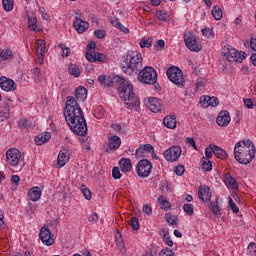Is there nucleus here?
<instances>
[{
	"instance_id": "obj_1",
	"label": "nucleus",
	"mask_w": 256,
	"mask_h": 256,
	"mask_svg": "<svg viewBox=\"0 0 256 256\" xmlns=\"http://www.w3.org/2000/svg\"><path fill=\"white\" fill-rule=\"evenodd\" d=\"M256 148L251 140H242L234 147V157L241 165H249L255 159Z\"/></svg>"
},
{
	"instance_id": "obj_2",
	"label": "nucleus",
	"mask_w": 256,
	"mask_h": 256,
	"mask_svg": "<svg viewBox=\"0 0 256 256\" xmlns=\"http://www.w3.org/2000/svg\"><path fill=\"white\" fill-rule=\"evenodd\" d=\"M120 67L126 75H137L143 69V56L137 51H130L122 57Z\"/></svg>"
},
{
	"instance_id": "obj_3",
	"label": "nucleus",
	"mask_w": 256,
	"mask_h": 256,
	"mask_svg": "<svg viewBox=\"0 0 256 256\" xmlns=\"http://www.w3.org/2000/svg\"><path fill=\"white\" fill-rule=\"evenodd\" d=\"M67 125L70 127L71 131L80 137H85L87 134V121L83 115V110L80 113L71 114L70 116H64Z\"/></svg>"
},
{
	"instance_id": "obj_4",
	"label": "nucleus",
	"mask_w": 256,
	"mask_h": 256,
	"mask_svg": "<svg viewBox=\"0 0 256 256\" xmlns=\"http://www.w3.org/2000/svg\"><path fill=\"white\" fill-rule=\"evenodd\" d=\"M118 93L121 100L127 105L128 109H135L139 107L140 101L139 97L133 91V84L127 82L126 85H122L118 88Z\"/></svg>"
},
{
	"instance_id": "obj_5",
	"label": "nucleus",
	"mask_w": 256,
	"mask_h": 256,
	"mask_svg": "<svg viewBox=\"0 0 256 256\" xmlns=\"http://www.w3.org/2000/svg\"><path fill=\"white\" fill-rule=\"evenodd\" d=\"M222 55L230 63H243V59H245V52H239V50L231 46H225L222 49Z\"/></svg>"
},
{
	"instance_id": "obj_6",
	"label": "nucleus",
	"mask_w": 256,
	"mask_h": 256,
	"mask_svg": "<svg viewBox=\"0 0 256 256\" xmlns=\"http://www.w3.org/2000/svg\"><path fill=\"white\" fill-rule=\"evenodd\" d=\"M167 77L171 83L177 85V87H185V76L183 75V71L177 67L172 66L167 69Z\"/></svg>"
},
{
	"instance_id": "obj_7",
	"label": "nucleus",
	"mask_w": 256,
	"mask_h": 256,
	"mask_svg": "<svg viewBox=\"0 0 256 256\" xmlns=\"http://www.w3.org/2000/svg\"><path fill=\"white\" fill-rule=\"evenodd\" d=\"M138 81L146 85H155L157 83V71L151 66H146L139 72Z\"/></svg>"
},
{
	"instance_id": "obj_8",
	"label": "nucleus",
	"mask_w": 256,
	"mask_h": 256,
	"mask_svg": "<svg viewBox=\"0 0 256 256\" xmlns=\"http://www.w3.org/2000/svg\"><path fill=\"white\" fill-rule=\"evenodd\" d=\"M97 79L98 83H100V85H103L104 87H113L115 83L120 85V87H123V85H127L128 83L123 76L107 77L105 75H100Z\"/></svg>"
},
{
	"instance_id": "obj_9",
	"label": "nucleus",
	"mask_w": 256,
	"mask_h": 256,
	"mask_svg": "<svg viewBox=\"0 0 256 256\" xmlns=\"http://www.w3.org/2000/svg\"><path fill=\"white\" fill-rule=\"evenodd\" d=\"M184 43L190 51H194L195 53H199L203 46L200 45L199 41H197V36L193 34V32L184 33Z\"/></svg>"
},
{
	"instance_id": "obj_10",
	"label": "nucleus",
	"mask_w": 256,
	"mask_h": 256,
	"mask_svg": "<svg viewBox=\"0 0 256 256\" xmlns=\"http://www.w3.org/2000/svg\"><path fill=\"white\" fill-rule=\"evenodd\" d=\"M83 110H81V106L77 103V100H75V97L68 96L66 101V106L64 109V117H70L71 115H75L76 113H81Z\"/></svg>"
},
{
	"instance_id": "obj_11",
	"label": "nucleus",
	"mask_w": 256,
	"mask_h": 256,
	"mask_svg": "<svg viewBox=\"0 0 256 256\" xmlns=\"http://www.w3.org/2000/svg\"><path fill=\"white\" fill-rule=\"evenodd\" d=\"M151 169H153V165L147 159L140 160L136 165V173L138 177H142L143 179L151 175Z\"/></svg>"
},
{
	"instance_id": "obj_12",
	"label": "nucleus",
	"mask_w": 256,
	"mask_h": 256,
	"mask_svg": "<svg viewBox=\"0 0 256 256\" xmlns=\"http://www.w3.org/2000/svg\"><path fill=\"white\" fill-rule=\"evenodd\" d=\"M181 153V146L173 145L167 150H165L163 156L164 159H166V161H169L170 163H175V161H179V159L181 158Z\"/></svg>"
},
{
	"instance_id": "obj_13",
	"label": "nucleus",
	"mask_w": 256,
	"mask_h": 256,
	"mask_svg": "<svg viewBox=\"0 0 256 256\" xmlns=\"http://www.w3.org/2000/svg\"><path fill=\"white\" fill-rule=\"evenodd\" d=\"M21 151L17 148H10L6 152V161L12 167H17L21 161Z\"/></svg>"
},
{
	"instance_id": "obj_14",
	"label": "nucleus",
	"mask_w": 256,
	"mask_h": 256,
	"mask_svg": "<svg viewBox=\"0 0 256 256\" xmlns=\"http://www.w3.org/2000/svg\"><path fill=\"white\" fill-rule=\"evenodd\" d=\"M146 105L152 113H159L163 109V100L159 98H149Z\"/></svg>"
},
{
	"instance_id": "obj_15",
	"label": "nucleus",
	"mask_w": 256,
	"mask_h": 256,
	"mask_svg": "<svg viewBox=\"0 0 256 256\" xmlns=\"http://www.w3.org/2000/svg\"><path fill=\"white\" fill-rule=\"evenodd\" d=\"M47 43L45 40L36 41V53L38 55V61L40 65H43V60L45 59V51H47Z\"/></svg>"
},
{
	"instance_id": "obj_16",
	"label": "nucleus",
	"mask_w": 256,
	"mask_h": 256,
	"mask_svg": "<svg viewBox=\"0 0 256 256\" xmlns=\"http://www.w3.org/2000/svg\"><path fill=\"white\" fill-rule=\"evenodd\" d=\"M39 237L42 243H44V245H47L48 247L53 245V243H55V240L51 238V230H49L48 227L41 228Z\"/></svg>"
},
{
	"instance_id": "obj_17",
	"label": "nucleus",
	"mask_w": 256,
	"mask_h": 256,
	"mask_svg": "<svg viewBox=\"0 0 256 256\" xmlns=\"http://www.w3.org/2000/svg\"><path fill=\"white\" fill-rule=\"evenodd\" d=\"M216 123L219 125V127H227L231 123V116L229 115V111H221L216 118Z\"/></svg>"
},
{
	"instance_id": "obj_18",
	"label": "nucleus",
	"mask_w": 256,
	"mask_h": 256,
	"mask_svg": "<svg viewBox=\"0 0 256 256\" xmlns=\"http://www.w3.org/2000/svg\"><path fill=\"white\" fill-rule=\"evenodd\" d=\"M0 87L3 91H15L17 89L15 81L5 76L0 77Z\"/></svg>"
},
{
	"instance_id": "obj_19",
	"label": "nucleus",
	"mask_w": 256,
	"mask_h": 256,
	"mask_svg": "<svg viewBox=\"0 0 256 256\" xmlns=\"http://www.w3.org/2000/svg\"><path fill=\"white\" fill-rule=\"evenodd\" d=\"M73 27L77 33H85L87 29H89V22L84 21L83 19L79 18V16H76Z\"/></svg>"
},
{
	"instance_id": "obj_20",
	"label": "nucleus",
	"mask_w": 256,
	"mask_h": 256,
	"mask_svg": "<svg viewBox=\"0 0 256 256\" xmlns=\"http://www.w3.org/2000/svg\"><path fill=\"white\" fill-rule=\"evenodd\" d=\"M211 196H212L211 188L207 186L199 187L198 197L199 199H201V201H204L205 203H207V201H211Z\"/></svg>"
},
{
	"instance_id": "obj_21",
	"label": "nucleus",
	"mask_w": 256,
	"mask_h": 256,
	"mask_svg": "<svg viewBox=\"0 0 256 256\" xmlns=\"http://www.w3.org/2000/svg\"><path fill=\"white\" fill-rule=\"evenodd\" d=\"M68 161H69V151L65 149L61 150L58 154L57 165L59 167H65Z\"/></svg>"
},
{
	"instance_id": "obj_22",
	"label": "nucleus",
	"mask_w": 256,
	"mask_h": 256,
	"mask_svg": "<svg viewBox=\"0 0 256 256\" xmlns=\"http://www.w3.org/2000/svg\"><path fill=\"white\" fill-rule=\"evenodd\" d=\"M224 183L228 189H239V184L237 183V180L231 176V174H226L224 176Z\"/></svg>"
},
{
	"instance_id": "obj_23",
	"label": "nucleus",
	"mask_w": 256,
	"mask_h": 256,
	"mask_svg": "<svg viewBox=\"0 0 256 256\" xmlns=\"http://www.w3.org/2000/svg\"><path fill=\"white\" fill-rule=\"evenodd\" d=\"M108 147L109 149H113L117 151L121 147V138L119 136L114 135L108 139Z\"/></svg>"
},
{
	"instance_id": "obj_24",
	"label": "nucleus",
	"mask_w": 256,
	"mask_h": 256,
	"mask_svg": "<svg viewBox=\"0 0 256 256\" xmlns=\"http://www.w3.org/2000/svg\"><path fill=\"white\" fill-rule=\"evenodd\" d=\"M210 149L218 159H226L227 152H225V150H223L221 147L210 144Z\"/></svg>"
},
{
	"instance_id": "obj_25",
	"label": "nucleus",
	"mask_w": 256,
	"mask_h": 256,
	"mask_svg": "<svg viewBox=\"0 0 256 256\" xmlns=\"http://www.w3.org/2000/svg\"><path fill=\"white\" fill-rule=\"evenodd\" d=\"M30 201H39L41 199V188L35 186L28 191Z\"/></svg>"
},
{
	"instance_id": "obj_26",
	"label": "nucleus",
	"mask_w": 256,
	"mask_h": 256,
	"mask_svg": "<svg viewBox=\"0 0 256 256\" xmlns=\"http://www.w3.org/2000/svg\"><path fill=\"white\" fill-rule=\"evenodd\" d=\"M119 165H120V170L122 171V173H129V171H131V169H133V165L131 164V159L122 158L119 161Z\"/></svg>"
},
{
	"instance_id": "obj_27",
	"label": "nucleus",
	"mask_w": 256,
	"mask_h": 256,
	"mask_svg": "<svg viewBox=\"0 0 256 256\" xmlns=\"http://www.w3.org/2000/svg\"><path fill=\"white\" fill-rule=\"evenodd\" d=\"M51 139V132H45L35 137L34 141L36 145H43Z\"/></svg>"
},
{
	"instance_id": "obj_28",
	"label": "nucleus",
	"mask_w": 256,
	"mask_h": 256,
	"mask_svg": "<svg viewBox=\"0 0 256 256\" xmlns=\"http://www.w3.org/2000/svg\"><path fill=\"white\" fill-rule=\"evenodd\" d=\"M75 97L77 101L83 102L87 99V89L83 86L78 87L75 90Z\"/></svg>"
},
{
	"instance_id": "obj_29",
	"label": "nucleus",
	"mask_w": 256,
	"mask_h": 256,
	"mask_svg": "<svg viewBox=\"0 0 256 256\" xmlns=\"http://www.w3.org/2000/svg\"><path fill=\"white\" fill-rule=\"evenodd\" d=\"M163 124L168 129H175V127H177V118L174 116H166L163 120Z\"/></svg>"
},
{
	"instance_id": "obj_30",
	"label": "nucleus",
	"mask_w": 256,
	"mask_h": 256,
	"mask_svg": "<svg viewBox=\"0 0 256 256\" xmlns=\"http://www.w3.org/2000/svg\"><path fill=\"white\" fill-rule=\"evenodd\" d=\"M158 203L160 205V209H162L163 211H169V209H171V202L165 199V196L163 195L158 197Z\"/></svg>"
},
{
	"instance_id": "obj_31",
	"label": "nucleus",
	"mask_w": 256,
	"mask_h": 256,
	"mask_svg": "<svg viewBox=\"0 0 256 256\" xmlns=\"http://www.w3.org/2000/svg\"><path fill=\"white\" fill-rule=\"evenodd\" d=\"M0 59L2 61H11L13 59V51L9 48L0 50Z\"/></svg>"
},
{
	"instance_id": "obj_32",
	"label": "nucleus",
	"mask_w": 256,
	"mask_h": 256,
	"mask_svg": "<svg viewBox=\"0 0 256 256\" xmlns=\"http://www.w3.org/2000/svg\"><path fill=\"white\" fill-rule=\"evenodd\" d=\"M68 73L73 77H79L81 75V69L77 64L70 63L68 67Z\"/></svg>"
},
{
	"instance_id": "obj_33",
	"label": "nucleus",
	"mask_w": 256,
	"mask_h": 256,
	"mask_svg": "<svg viewBox=\"0 0 256 256\" xmlns=\"http://www.w3.org/2000/svg\"><path fill=\"white\" fill-rule=\"evenodd\" d=\"M160 235H162L163 241H164V243H166V245H168V247H173V240H171L169 231H167L165 228H162Z\"/></svg>"
},
{
	"instance_id": "obj_34",
	"label": "nucleus",
	"mask_w": 256,
	"mask_h": 256,
	"mask_svg": "<svg viewBox=\"0 0 256 256\" xmlns=\"http://www.w3.org/2000/svg\"><path fill=\"white\" fill-rule=\"evenodd\" d=\"M28 29L29 31H37V16L32 15L29 16L28 15Z\"/></svg>"
},
{
	"instance_id": "obj_35",
	"label": "nucleus",
	"mask_w": 256,
	"mask_h": 256,
	"mask_svg": "<svg viewBox=\"0 0 256 256\" xmlns=\"http://www.w3.org/2000/svg\"><path fill=\"white\" fill-rule=\"evenodd\" d=\"M212 16L214 17V19H216V21H221V19L223 18V11L220 7L214 6L212 8Z\"/></svg>"
},
{
	"instance_id": "obj_36",
	"label": "nucleus",
	"mask_w": 256,
	"mask_h": 256,
	"mask_svg": "<svg viewBox=\"0 0 256 256\" xmlns=\"http://www.w3.org/2000/svg\"><path fill=\"white\" fill-rule=\"evenodd\" d=\"M202 169L203 171H211V169H213V164L211 163V160L203 157L202 158Z\"/></svg>"
},
{
	"instance_id": "obj_37",
	"label": "nucleus",
	"mask_w": 256,
	"mask_h": 256,
	"mask_svg": "<svg viewBox=\"0 0 256 256\" xmlns=\"http://www.w3.org/2000/svg\"><path fill=\"white\" fill-rule=\"evenodd\" d=\"M31 125V122H29L27 119H20L18 122V126L22 131L30 129Z\"/></svg>"
},
{
	"instance_id": "obj_38",
	"label": "nucleus",
	"mask_w": 256,
	"mask_h": 256,
	"mask_svg": "<svg viewBox=\"0 0 256 256\" xmlns=\"http://www.w3.org/2000/svg\"><path fill=\"white\" fill-rule=\"evenodd\" d=\"M209 209L213 213V215H219V213L221 211L217 200L215 202H210Z\"/></svg>"
},
{
	"instance_id": "obj_39",
	"label": "nucleus",
	"mask_w": 256,
	"mask_h": 256,
	"mask_svg": "<svg viewBox=\"0 0 256 256\" xmlns=\"http://www.w3.org/2000/svg\"><path fill=\"white\" fill-rule=\"evenodd\" d=\"M97 53L93 50H86V59L87 61H90V63H95L97 61V58H95Z\"/></svg>"
},
{
	"instance_id": "obj_40",
	"label": "nucleus",
	"mask_w": 256,
	"mask_h": 256,
	"mask_svg": "<svg viewBox=\"0 0 256 256\" xmlns=\"http://www.w3.org/2000/svg\"><path fill=\"white\" fill-rule=\"evenodd\" d=\"M80 190H81V193H83V196L85 197V199H87V201H91V197H92L91 190H89V188H87V186L85 185H82Z\"/></svg>"
},
{
	"instance_id": "obj_41",
	"label": "nucleus",
	"mask_w": 256,
	"mask_h": 256,
	"mask_svg": "<svg viewBox=\"0 0 256 256\" xmlns=\"http://www.w3.org/2000/svg\"><path fill=\"white\" fill-rule=\"evenodd\" d=\"M152 44H153V39H151V38H148V39L143 38V39L140 41V47H141V49H145V47H146L147 49H149V47H151Z\"/></svg>"
},
{
	"instance_id": "obj_42",
	"label": "nucleus",
	"mask_w": 256,
	"mask_h": 256,
	"mask_svg": "<svg viewBox=\"0 0 256 256\" xmlns=\"http://www.w3.org/2000/svg\"><path fill=\"white\" fill-rule=\"evenodd\" d=\"M156 17H157V19H159V21H167V17H169V15L167 14V11H165V10H158L156 12Z\"/></svg>"
},
{
	"instance_id": "obj_43",
	"label": "nucleus",
	"mask_w": 256,
	"mask_h": 256,
	"mask_svg": "<svg viewBox=\"0 0 256 256\" xmlns=\"http://www.w3.org/2000/svg\"><path fill=\"white\" fill-rule=\"evenodd\" d=\"M205 101H209L210 107H217V105H219V98L217 97H209V96H205Z\"/></svg>"
},
{
	"instance_id": "obj_44",
	"label": "nucleus",
	"mask_w": 256,
	"mask_h": 256,
	"mask_svg": "<svg viewBox=\"0 0 256 256\" xmlns=\"http://www.w3.org/2000/svg\"><path fill=\"white\" fill-rule=\"evenodd\" d=\"M2 5L5 11H13V0H2Z\"/></svg>"
},
{
	"instance_id": "obj_45",
	"label": "nucleus",
	"mask_w": 256,
	"mask_h": 256,
	"mask_svg": "<svg viewBox=\"0 0 256 256\" xmlns=\"http://www.w3.org/2000/svg\"><path fill=\"white\" fill-rule=\"evenodd\" d=\"M130 225L134 231H139V219L137 217L131 218Z\"/></svg>"
},
{
	"instance_id": "obj_46",
	"label": "nucleus",
	"mask_w": 256,
	"mask_h": 256,
	"mask_svg": "<svg viewBox=\"0 0 256 256\" xmlns=\"http://www.w3.org/2000/svg\"><path fill=\"white\" fill-rule=\"evenodd\" d=\"M147 152H145V149L140 146L137 150H136V157L137 159H143V157H146Z\"/></svg>"
},
{
	"instance_id": "obj_47",
	"label": "nucleus",
	"mask_w": 256,
	"mask_h": 256,
	"mask_svg": "<svg viewBox=\"0 0 256 256\" xmlns=\"http://www.w3.org/2000/svg\"><path fill=\"white\" fill-rule=\"evenodd\" d=\"M229 207L233 213H239V207H237V204H235V201L231 197H229Z\"/></svg>"
},
{
	"instance_id": "obj_48",
	"label": "nucleus",
	"mask_w": 256,
	"mask_h": 256,
	"mask_svg": "<svg viewBox=\"0 0 256 256\" xmlns=\"http://www.w3.org/2000/svg\"><path fill=\"white\" fill-rule=\"evenodd\" d=\"M159 256H175V252L169 248L160 251Z\"/></svg>"
},
{
	"instance_id": "obj_49",
	"label": "nucleus",
	"mask_w": 256,
	"mask_h": 256,
	"mask_svg": "<svg viewBox=\"0 0 256 256\" xmlns=\"http://www.w3.org/2000/svg\"><path fill=\"white\" fill-rule=\"evenodd\" d=\"M60 49H62L63 57H69V53H71V48L65 47V44H59Z\"/></svg>"
},
{
	"instance_id": "obj_50",
	"label": "nucleus",
	"mask_w": 256,
	"mask_h": 256,
	"mask_svg": "<svg viewBox=\"0 0 256 256\" xmlns=\"http://www.w3.org/2000/svg\"><path fill=\"white\" fill-rule=\"evenodd\" d=\"M174 172L176 173V175H178V177H181V175H183V173H185V166L183 165H178L174 168Z\"/></svg>"
},
{
	"instance_id": "obj_51",
	"label": "nucleus",
	"mask_w": 256,
	"mask_h": 256,
	"mask_svg": "<svg viewBox=\"0 0 256 256\" xmlns=\"http://www.w3.org/2000/svg\"><path fill=\"white\" fill-rule=\"evenodd\" d=\"M121 171H119V167H114L112 169V177L113 179H121Z\"/></svg>"
},
{
	"instance_id": "obj_52",
	"label": "nucleus",
	"mask_w": 256,
	"mask_h": 256,
	"mask_svg": "<svg viewBox=\"0 0 256 256\" xmlns=\"http://www.w3.org/2000/svg\"><path fill=\"white\" fill-rule=\"evenodd\" d=\"M183 209L187 215H193V204H184Z\"/></svg>"
},
{
	"instance_id": "obj_53",
	"label": "nucleus",
	"mask_w": 256,
	"mask_h": 256,
	"mask_svg": "<svg viewBox=\"0 0 256 256\" xmlns=\"http://www.w3.org/2000/svg\"><path fill=\"white\" fill-rule=\"evenodd\" d=\"M94 35L97 37V39H105L107 33L104 30H95Z\"/></svg>"
},
{
	"instance_id": "obj_54",
	"label": "nucleus",
	"mask_w": 256,
	"mask_h": 256,
	"mask_svg": "<svg viewBox=\"0 0 256 256\" xmlns=\"http://www.w3.org/2000/svg\"><path fill=\"white\" fill-rule=\"evenodd\" d=\"M142 149H144L145 153H153L155 151V148H153V145L151 144H144L142 145Z\"/></svg>"
},
{
	"instance_id": "obj_55",
	"label": "nucleus",
	"mask_w": 256,
	"mask_h": 256,
	"mask_svg": "<svg viewBox=\"0 0 256 256\" xmlns=\"http://www.w3.org/2000/svg\"><path fill=\"white\" fill-rule=\"evenodd\" d=\"M166 222L168 225H177V220L171 216V214H166Z\"/></svg>"
},
{
	"instance_id": "obj_56",
	"label": "nucleus",
	"mask_w": 256,
	"mask_h": 256,
	"mask_svg": "<svg viewBox=\"0 0 256 256\" xmlns=\"http://www.w3.org/2000/svg\"><path fill=\"white\" fill-rule=\"evenodd\" d=\"M244 105H245V107H247L248 109H253V107H254L253 100H252L251 98H246V99H244Z\"/></svg>"
},
{
	"instance_id": "obj_57",
	"label": "nucleus",
	"mask_w": 256,
	"mask_h": 256,
	"mask_svg": "<svg viewBox=\"0 0 256 256\" xmlns=\"http://www.w3.org/2000/svg\"><path fill=\"white\" fill-rule=\"evenodd\" d=\"M34 76H35L36 81L39 83L41 81V69L36 67L34 69Z\"/></svg>"
},
{
	"instance_id": "obj_58",
	"label": "nucleus",
	"mask_w": 256,
	"mask_h": 256,
	"mask_svg": "<svg viewBox=\"0 0 256 256\" xmlns=\"http://www.w3.org/2000/svg\"><path fill=\"white\" fill-rule=\"evenodd\" d=\"M142 211L143 213H145V215H151V213H153V208H151V206L146 204L143 206Z\"/></svg>"
},
{
	"instance_id": "obj_59",
	"label": "nucleus",
	"mask_w": 256,
	"mask_h": 256,
	"mask_svg": "<svg viewBox=\"0 0 256 256\" xmlns=\"http://www.w3.org/2000/svg\"><path fill=\"white\" fill-rule=\"evenodd\" d=\"M88 220L92 223H97V221H99V215H97V213H93L89 216Z\"/></svg>"
},
{
	"instance_id": "obj_60",
	"label": "nucleus",
	"mask_w": 256,
	"mask_h": 256,
	"mask_svg": "<svg viewBox=\"0 0 256 256\" xmlns=\"http://www.w3.org/2000/svg\"><path fill=\"white\" fill-rule=\"evenodd\" d=\"M206 159H211L213 157V150H211V144L205 150Z\"/></svg>"
},
{
	"instance_id": "obj_61",
	"label": "nucleus",
	"mask_w": 256,
	"mask_h": 256,
	"mask_svg": "<svg viewBox=\"0 0 256 256\" xmlns=\"http://www.w3.org/2000/svg\"><path fill=\"white\" fill-rule=\"evenodd\" d=\"M186 143L190 145L191 147H194V149H197V145L195 144V139L193 138H186Z\"/></svg>"
},
{
	"instance_id": "obj_62",
	"label": "nucleus",
	"mask_w": 256,
	"mask_h": 256,
	"mask_svg": "<svg viewBox=\"0 0 256 256\" xmlns=\"http://www.w3.org/2000/svg\"><path fill=\"white\" fill-rule=\"evenodd\" d=\"M19 181H21V178H19V175H13L11 177V183H14L15 185H19Z\"/></svg>"
},
{
	"instance_id": "obj_63",
	"label": "nucleus",
	"mask_w": 256,
	"mask_h": 256,
	"mask_svg": "<svg viewBox=\"0 0 256 256\" xmlns=\"http://www.w3.org/2000/svg\"><path fill=\"white\" fill-rule=\"evenodd\" d=\"M95 59L96 61H100L101 63H103V61H105V56L101 53H97Z\"/></svg>"
},
{
	"instance_id": "obj_64",
	"label": "nucleus",
	"mask_w": 256,
	"mask_h": 256,
	"mask_svg": "<svg viewBox=\"0 0 256 256\" xmlns=\"http://www.w3.org/2000/svg\"><path fill=\"white\" fill-rule=\"evenodd\" d=\"M250 47H251L252 51H256V39L255 38H251Z\"/></svg>"
}]
</instances>
